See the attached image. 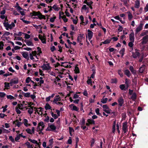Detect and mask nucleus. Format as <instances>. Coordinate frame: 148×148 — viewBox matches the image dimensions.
<instances>
[{
	"instance_id": "12",
	"label": "nucleus",
	"mask_w": 148,
	"mask_h": 148,
	"mask_svg": "<svg viewBox=\"0 0 148 148\" xmlns=\"http://www.w3.org/2000/svg\"><path fill=\"white\" fill-rule=\"evenodd\" d=\"M127 122H125L123 124L122 129L124 132V133H125L127 131Z\"/></svg>"
},
{
	"instance_id": "10",
	"label": "nucleus",
	"mask_w": 148,
	"mask_h": 148,
	"mask_svg": "<svg viewBox=\"0 0 148 148\" xmlns=\"http://www.w3.org/2000/svg\"><path fill=\"white\" fill-rule=\"evenodd\" d=\"M141 40H142L141 43L142 44H146L148 41V35H147L143 37Z\"/></svg>"
},
{
	"instance_id": "24",
	"label": "nucleus",
	"mask_w": 148,
	"mask_h": 148,
	"mask_svg": "<svg viewBox=\"0 0 148 148\" xmlns=\"http://www.w3.org/2000/svg\"><path fill=\"white\" fill-rule=\"evenodd\" d=\"M88 80L87 81V83L88 84H90L91 86H92V82L91 81V79L90 78V77H88Z\"/></svg>"
},
{
	"instance_id": "46",
	"label": "nucleus",
	"mask_w": 148,
	"mask_h": 148,
	"mask_svg": "<svg viewBox=\"0 0 148 148\" xmlns=\"http://www.w3.org/2000/svg\"><path fill=\"white\" fill-rule=\"evenodd\" d=\"M111 40L109 39H107L103 42L102 43L103 44H107L109 43L110 42Z\"/></svg>"
},
{
	"instance_id": "1",
	"label": "nucleus",
	"mask_w": 148,
	"mask_h": 148,
	"mask_svg": "<svg viewBox=\"0 0 148 148\" xmlns=\"http://www.w3.org/2000/svg\"><path fill=\"white\" fill-rule=\"evenodd\" d=\"M32 16H37L39 19L41 20L42 19H46V17L45 16L42 15L41 13L39 11L36 12L33 11L32 13Z\"/></svg>"
},
{
	"instance_id": "16",
	"label": "nucleus",
	"mask_w": 148,
	"mask_h": 148,
	"mask_svg": "<svg viewBox=\"0 0 148 148\" xmlns=\"http://www.w3.org/2000/svg\"><path fill=\"white\" fill-rule=\"evenodd\" d=\"M61 100V99L59 95H56L54 98L53 102L55 103V102H57L58 101H60Z\"/></svg>"
},
{
	"instance_id": "59",
	"label": "nucleus",
	"mask_w": 148,
	"mask_h": 148,
	"mask_svg": "<svg viewBox=\"0 0 148 148\" xmlns=\"http://www.w3.org/2000/svg\"><path fill=\"white\" fill-rule=\"evenodd\" d=\"M134 42H132V41H131L130 42L128 43V45L130 47H132L133 46V43Z\"/></svg>"
},
{
	"instance_id": "5",
	"label": "nucleus",
	"mask_w": 148,
	"mask_h": 148,
	"mask_svg": "<svg viewBox=\"0 0 148 148\" xmlns=\"http://www.w3.org/2000/svg\"><path fill=\"white\" fill-rule=\"evenodd\" d=\"M18 78H15L10 80V84L11 86L14 84H17L18 83Z\"/></svg>"
},
{
	"instance_id": "57",
	"label": "nucleus",
	"mask_w": 148,
	"mask_h": 148,
	"mask_svg": "<svg viewBox=\"0 0 148 148\" xmlns=\"http://www.w3.org/2000/svg\"><path fill=\"white\" fill-rule=\"evenodd\" d=\"M144 10L145 12L148 11V3L146 4V6L144 8Z\"/></svg>"
},
{
	"instance_id": "48",
	"label": "nucleus",
	"mask_w": 148,
	"mask_h": 148,
	"mask_svg": "<svg viewBox=\"0 0 148 148\" xmlns=\"http://www.w3.org/2000/svg\"><path fill=\"white\" fill-rule=\"evenodd\" d=\"M20 19L23 21L26 24H28L30 23V22L27 21L25 20L23 18H21Z\"/></svg>"
},
{
	"instance_id": "34",
	"label": "nucleus",
	"mask_w": 148,
	"mask_h": 148,
	"mask_svg": "<svg viewBox=\"0 0 148 148\" xmlns=\"http://www.w3.org/2000/svg\"><path fill=\"white\" fill-rule=\"evenodd\" d=\"M29 141L31 142V143H34V144H38V143L37 141L35 140H32L31 139H28Z\"/></svg>"
},
{
	"instance_id": "11",
	"label": "nucleus",
	"mask_w": 148,
	"mask_h": 148,
	"mask_svg": "<svg viewBox=\"0 0 148 148\" xmlns=\"http://www.w3.org/2000/svg\"><path fill=\"white\" fill-rule=\"evenodd\" d=\"M28 107L29 108H26V109L28 110V113L31 115L33 112V107L30 106H28Z\"/></svg>"
},
{
	"instance_id": "49",
	"label": "nucleus",
	"mask_w": 148,
	"mask_h": 148,
	"mask_svg": "<svg viewBox=\"0 0 148 148\" xmlns=\"http://www.w3.org/2000/svg\"><path fill=\"white\" fill-rule=\"evenodd\" d=\"M43 43L45 44L46 43V37L45 36H44V37H43L42 39L40 40Z\"/></svg>"
},
{
	"instance_id": "53",
	"label": "nucleus",
	"mask_w": 148,
	"mask_h": 148,
	"mask_svg": "<svg viewBox=\"0 0 148 148\" xmlns=\"http://www.w3.org/2000/svg\"><path fill=\"white\" fill-rule=\"evenodd\" d=\"M6 95V94L3 92H0V97H4Z\"/></svg>"
},
{
	"instance_id": "30",
	"label": "nucleus",
	"mask_w": 148,
	"mask_h": 148,
	"mask_svg": "<svg viewBox=\"0 0 148 148\" xmlns=\"http://www.w3.org/2000/svg\"><path fill=\"white\" fill-rule=\"evenodd\" d=\"M21 104L23 106L24 108H27L26 106L27 105V104H28V102L27 101H23L22 102V103Z\"/></svg>"
},
{
	"instance_id": "33",
	"label": "nucleus",
	"mask_w": 148,
	"mask_h": 148,
	"mask_svg": "<svg viewBox=\"0 0 148 148\" xmlns=\"http://www.w3.org/2000/svg\"><path fill=\"white\" fill-rule=\"evenodd\" d=\"M50 113L52 116L55 119H56L58 117V116L56 114H54L53 112L51 111Z\"/></svg>"
},
{
	"instance_id": "41",
	"label": "nucleus",
	"mask_w": 148,
	"mask_h": 148,
	"mask_svg": "<svg viewBox=\"0 0 148 148\" xmlns=\"http://www.w3.org/2000/svg\"><path fill=\"white\" fill-rule=\"evenodd\" d=\"M130 0H125L124 1V5L126 6L129 5L128 3L129 2Z\"/></svg>"
},
{
	"instance_id": "6",
	"label": "nucleus",
	"mask_w": 148,
	"mask_h": 148,
	"mask_svg": "<svg viewBox=\"0 0 148 148\" xmlns=\"http://www.w3.org/2000/svg\"><path fill=\"white\" fill-rule=\"evenodd\" d=\"M25 131L27 133L30 134H32L34 133L35 128L34 127L32 128L31 130L29 128H27L25 130Z\"/></svg>"
},
{
	"instance_id": "61",
	"label": "nucleus",
	"mask_w": 148,
	"mask_h": 148,
	"mask_svg": "<svg viewBox=\"0 0 148 148\" xmlns=\"http://www.w3.org/2000/svg\"><path fill=\"white\" fill-rule=\"evenodd\" d=\"M20 135H17L15 138V140L16 141H18L20 139Z\"/></svg>"
},
{
	"instance_id": "8",
	"label": "nucleus",
	"mask_w": 148,
	"mask_h": 148,
	"mask_svg": "<svg viewBox=\"0 0 148 148\" xmlns=\"http://www.w3.org/2000/svg\"><path fill=\"white\" fill-rule=\"evenodd\" d=\"M56 129V127L55 125L52 124L49 125V127L46 129V131H54Z\"/></svg>"
},
{
	"instance_id": "37",
	"label": "nucleus",
	"mask_w": 148,
	"mask_h": 148,
	"mask_svg": "<svg viewBox=\"0 0 148 148\" xmlns=\"http://www.w3.org/2000/svg\"><path fill=\"white\" fill-rule=\"evenodd\" d=\"M45 108L46 110L50 109L51 107L48 103H47L45 106Z\"/></svg>"
},
{
	"instance_id": "42",
	"label": "nucleus",
	"mask_w": 148,
	"mask_h": 148,
	"mask_svg": "<svg viewBox=\"0 0 148 148\" xmlns=\"http://www.w3.org/2000/svg\"><path fill=\"white\" fill-rule=\"evenodd\" d=\"M38 109H40L39 110H38V114L39 115H40L42 114V111L43 109L41 108H38Z\"/></svg>"
},
{
	"instance_id": "64",
	"label": "nucleus",
	"mask_w": 148,
	"mask_h": 148,
	"mask_svg": "<svg viewBox=\"0 0 148 148\" xmlns=\"http://www.w3.org/2000/svg\"><path fill=\"white\" fill-rule=\"evenodd\" d=\"M119 74L120 75L121 77L123 76V73L121 70H119L118 71Z\"/></svg>"
},
{
	"instance_id": "13",
	"label": "nucleus",
	"mask_w": 148,
	"mask_h": 148,
	"mask_svg": "<svg viewBox=\"0 0 148 148\" xmlns=\"http://www.w3.org/2000/svg\"><path fill=\"white\" fill-rule=\"evenodd\" d=\"M88 39L90 41V40L92 38L93 36V33L92 31L89 29L88 30Z\"/></svg>"
},
{
	"instance_id": "20",
	"label": "nucleus",
	"mask_w": 148,
	"mask_h": 148,
	"mask_svg": "<svg viewBox=\"0 0 148 148\" xmlns=\"http://www.w3.org/2000/svg\"><path fill=\"white\" fill-rule=\"evenodd\" d=\"M22 55L23 57L25 58L28 59V53L27 52H23L22 53Z\"/></svg>"
},
{
	"instance_id": "7",
	"label": "nucleus",
	"mask_w": 148,
	"mask_h": 148,
	"mask_svg": "<svg viewBox=\"0 0 148 148\" xmlns=\"http://www.w3.org/2000/svg\"><path fill=\"white\" fill-rule=\"evenodd\" d=\"M43 70H50L51 68L50 67L49 64H44L41 66Z\"/></svg>"
},
{
	"instance_id": "52",
	"label": "nucleus",
	"mask_w": 148,
	"mask_h": 148,
	"mask_svg": "<svg viewBox=\"0 0 148 148\" xmlns=\"http://www.w3.org/2000/svg\"><path fill=\"white\" fill-rule=\"evenodd\" d=\"M62 18L63 19L64 21L65 22H66L68 21V19L66 18V16L65 15H63L62 17Z\"/></svg>"
},
{
	"instance_id": "9",
	"label": "nucleus",
	"mask_w": 148,
	"mask_h": 148,
	"mask_svg": "<svg viewBox=\"0 0 148 148\" xmlns=\"http://www.w3.org/2000/svg\"><path fill=\"white\" fill-rule=\"evenodd\" d=\"M84 35L83 34H80L78 36L77 40L78 42L79 43H80L81 45H82V43H81V42L82 40H84L85 37H84Z\"/></svg>"
},
{
	"instance_id": "43",
	"label": "nucleus",
	"mask_w": 148,
	"mask_h": 148,
	"mask_svg": "<svg viewBox=\"0 0 148 148\" xmlns=\"http://www.w3.org/2000/svg\"><path fill=\"white\" fill-rule=\"evenodd\" d=\"M52 8H53L56 11H58L59 8L58 7L57 5H54L52 7Z\"/></svg>"
},
{
	"instance_id": "56",
	"label": "nucleus",
	"mask_w": 148,
	"mask_h": 148,
	"mask_svg": "<svg viewBox=\"0 0 148 148\" xmlns=\"http://www.w3.org/2000/svg\"><path fill=\"white\" fill-rule=\"evenodd\" d=\"M75 73H79V70L78 67L76 66L75 69Z\"/></svg>"
},
{
	"instance_id": "29",
	"label": "nucleus",
	"mask_w": 148,
	"mask_h": 148,
	"mask_svg": "<svg viewBox=\"0 0 148 148\" xmlns=\"http://www.w3.org/2000/svg\"><path fill=\"white\" fill-rule=\"evenodd\" d=\"M23 94L25 97H29L30 96V93L29 92H23Z\"/></svg>"
},
{
	"instance_id": "51",
	"label": "nucleus",
	"mask_w": 148,
	"mask_h": 148,
	"mask_svg": "<svg viewBox=\"0 0 148 148\" xmlns=\"http://www.w3.org/2000/svg\"><path fill=\"white\" fill-rule=\"evenodd\" d=\"M121 90H125V86L124 84L121 85L119 86Z\"/></svg>"
},
{
	"instance_id": "25",
	"label": "nucleus",
	"mask_w": 148,
	"mask_h": 148,
	"mask_svg": "<svg viewBox=\"0 0 148 148\" xmlns=\"http://www.w3.org/2000/svg\"><path fill=\"white\" fill-rule=\"evenodd\" d=\"M136 95L135 93H133L132 94L131 98L133 100H135L136 99Z\"/></svg>"
},
{
	"instance_id": "31",
	"label": "nucleus",
	"mask_w": 148,
	"mask_h": 148,
	"mask_svg": "<svg viewBox=\"0 0 148 148\" xmlns=\"http://www.w3.org/2000/svg\"><path fill=\"white\" fill-rule=\"evenodd\" d=\"M26 44L27 45L29 46H34V44L32 42L29 40H28Z\"/></svg>"
},
{
	"instance_id": "19",
	"label": "nucleus",
	"mask_w": 148,
	"mask_h": 148,
	"mask_svg": "<svg viewBox=\"0 0 148 148\" xmlns=\"http://www.w3.org/2000/svg\"><path fill=\"white\" fill-rule=\"evenodd\" d=\"M140 1L139 0H136L135 2V7L138 8L140 7Z\"/></svg>"
},
{
	"instance_id": "32",
	"label": "nucleus",
	"mask_w": 148,
	"mask_h": 148,
	"mask_svg": "<svg viewBox=\"0 0 148 148\" xmlns=\"http://www.w3.org/2000/svg\"><path fill=\"white\" fill-rule=\"evenodd\" d=\"M16 107H17L18 109L22 110H23L24 108H23V106H22V104H18L17 106Z\"/></svg>"
},
{
	"instance_id": "63",
	"label": "nucleus",
	"mask_w": 148,
	"mask_h": 148,
	"mask_svg": "<svg viewBox=\"0 0 148 148\" xmlns=\"http://www.w3.org/2000/svg\"><path fill=\"white\" fill-rule=\"evenodd\" d=\"M55 103L57 105H59L60 106H62L63 104V103L60 102H55Z\"/></svg>"
},
{
	"instance_id": "38",
	"label": "nucleus",
	"mask_w": 148,
	"mask_h": 148,
	"mask_svg": "<svg viewBox=\"0 0 148 148\" xmlns=\"http://www.w3.org/2000/svg\"><path fill=\"white\" fill-rule=\"evenodd\" d=\"M125 51V49L124 48H122L119 52L121 54V56L122 57L124 55V53Z\"/></svg>"
},
{
	"instance_id": "45",
	"label": "nucleus",
	"mask_w": 148,
	"mask_h": 148,
	"mask_svg": "<svg viewBox=\"0 0 148 148\" xmlns=\"http://www.w3.org/2000/svg\"><path fill=\"white\" fill-rule=\"evenodd\" d=\"M88 122L90 124H94L95 121L93 119H88Z\"/></svg>"
},
{
	"instance_id": "55",
	"label": "nucleus",
	"mask_w": 148,
	"mask_h": 148,
	"mask_svg": "<svg viewBox=\"0 0 148 148\" xmlns=\"http://www.w3.org/2000/svg\"><path fill=\"white\" fill-rule=\"evenodd\" d=\"M108 100L107 98L103 99L101 100V102L103 103H106Z\"/></svg>"
},
{
	"instance_id": "47",
	"label": "nucleus",
	"mask_w": 148,
	"mask_h": 148,
	"mask_svg": "<svg viewBox=\"0 0 148 148\" xmlns=\"http://www.w3.org/2000/svg\"><path fill=\"white\" fill-rule=\"evenodd\" d=\"M4 45L3 42L1 41L0 42V49L2 50L3 49V46Z\"/></svg>"
},
{
	"instance_id": "54",
	"label": "nucleus",
	"mask_w": 148,
	"mask_h": 148,
	"mask_svg": "<svg viewBox=\"0 0 148 148\" xmlns=\"http://www.w3.org/2000/svg\"><path fill=\"white\" fill-rule=\"evenodd\" d=\"M147 33H148V31L146 32H142L140 34V36H143L146 35Z\"/></svg>"
},
{
	"instance_id": "23",
	"label": "nucleus",
	"mask_w": 148,
	"mask_h": 148,
	"mask_svg": "<svg viewBox=\"0 0 148 148\" xmlns=\"http://www.w3.org/2000/svg\"><path fill=\"white\" fill-rule=\"evenodd\" d=\"M125 74L128 77H130L131 75V73L129 71L128 69L125 70L124 71Z\"/></svg>"
},
{
	"instance_id": "58",
	"label": "nucleus",
	"mask_w": 148,
	"mask_h": 148,
	"mask_svg": "<svg viewBox=\"0 0 148 148\" xmlns=\"http://www.w3.org/2000/svg\"><path fill=\"white\" fill-rule=\"evenodd\" d=\"M59 14L60 19L61 18H62V16L64 15V13L62 12H59Z\"/></svg>"
},
{
	"instance_id": "62",
	"label": "nucleus",
	"mask_w": 148,
	"mask_h": 148,
	"mask_svg": "<svg viewBox=\"0 0 148 148\" xmlns=\"http://www.w3.org/2000/svg\"><path fill=\"white\" fill-rule=\"evenodd\" d=\"M10 83L5 82L4 83L5 85V88L9 87L10 86Z\"/></svg>"
},
{
	"instance_id": "18",
	"label": "nucleus",
	"mask_w": 148,
	"mask_h": 148,
	"mask_svg": "<svg viewBox=\"0 0 148 148\" xmlns=\"http://www.w3.org/2000/svg\"><path fill=\"white\" fill-rule=\"evenodd\" d=\"M130 40L132 42H134V33H131L129 36Z\"/></svg>"
},
{
	"instance_id": "14",
	"label": "nucleus",
	"mask_w": 148,
	"mask_h": 148,
	"mask_svg": "<svg viewBox=\"0 0 148 148\" xmlns=\"http://www.w3.org/2000/svg\"><path fill=\"white\" fill-rule=\"evenodd\" d=\"M69 107L72 110H75L77 111H78L79 110V109L73 104L70 105Z\"/></svg>"
},
{
	"instance_id": "36",
	"label": "nucleus",
	"mask_w": 148,
	"mask_h": 148,
	"mask_svg": "<svg viewBox=\"0 0 148 148\" xmlns=\"http://www.w3.org/2000/svg\"><path fill=\"white\" fill-rule=\"evenodd\" d=\"M125 84H126L127 88L129 86V84H130L129 80L127 78L125 79Z\"/></svg>"
},
{
	"instance_id": "60",
	"label": "nucleus",
	"mask_w": 148,
	"mask_h": 148,
	"mask_svg": "<svg viewBox=\"0 0 148 148\" xmlns=\"http://www.w3.org/2000/svg\"><path fill=\"white\" fill-rule=\"evenodd\" d=\"M56 16H54L53 17H52L50 18V21L51 22H53L55 20V19L56 18Z\"/></svg>"
},
{
	"instance_id": "44",
	"label": "nucleus",
	"mask_w": 148,
	"mask_h": 148,
	"mask_svg": "<svg viewBox=\"0 0 148 148\" xmlns=\"http://www.w3.org/2000/svg\"><path fill=\"white\" fill-rule=\"evenodd\" d=\"M103 110L108 114H110V113L111 111H112L110 109H103Z\"/></svg>"
},
{
	"instance_id": "21",
	"label": "nucleus",
	"mask_w": 148,
	"mask_h": 148,
	"mask_svg": "<svg viewBox=\"0 0 148 148\" xmlns=\"http://www.w3.org/2000/svg\"><path fill=\"white\" fill-rule=\"evenodd\" d=\"M139 55L140 53L139 52L136 51L135 53H132V56L134 58H135L139 56Z\"/></svg>"
},
{
	"instance_id": "27",
	"label": "nucleus",
	"mask_w": 148,
	"mask_h": 148,
	"mask_svg": "<svg viewBox=\"0 0 148 148\" xmlns=\"http://www.w3.org/2000/svg\"><path fill=\"white\" fill-rule=\"evenodd\" d=\"M145 69V66L144 65H143L141 67L140 69L139 72L140 73H143Z\"/></svg>"
},
{
	"instance_id": "3",
	"label": "nucleus",
	"mask_w": 148,
	"mask_h": 148,
	"mask_svg": "<svg viewBox=\"0 0 148 148\" xmlns=\"http://www.w3.org/2000/svg\"><path fill=\"white\" fill-rule=\"evenodd\" d=\"M45 126V124L43 122H40L38 125L37 130H43Z\"/></svg>"
},
{
	"instance_id": "40",
	"label": "nucleus",
	"mask_w": 148,
	"mask_h": 148,
	"mask_svg": "<svg viewBox=\"0 0 148 148\" xmlns=\"http://www.w3.org/2000/svg\"><path fill=\"white\" fill-rule=\"evenodd\" d=\"M7 97L8 99H15L14 97L10 95H7Z\"/></svg>"
},
{
	"instance_id": "17",
	"label": "nucleus",
	"mask_w": 148,
	"mask_h": 148,
	"mask_svg": "<svg viewBox=\"0 0 148 148\" xmlns=\"http://www.w3.org/2000/svg\"><path fill=\"white\" fill-rule=\"evenodd\" d=\"M13 123L16 125L18 127H20L22 124V123L19 122L18 120H16L13 122Z\"/></svg>"
},
{
	"instance_id": "39",
	"label": "nucleus",
	"mask_w": 148,
	"mask_h": 148,
	"mask_svg": "<svg viewBox=\"0 0 148 148\" xmlns=\"http://www.w3.org/2000/svg\"><path fill=\"white\" fill-rule=\"evenodd\" d=\"M81 9L86 10H88L89 8L88 7H87L86 5H83Z\"/></svg>"
},
{
	"instance_id": "22",
	"label": "nucleus",
	"mask_w": 148,
	"mask_h": 148,
	"mask_svg": "<svg viewBox=\"0 0 148 148\" xmlns=\"http://www.w3.org/2000/svg\"><path fill=\"white\" fill-rule=\"evenodd\" d=\"M23 123H24V125L26 127H28V126H30L31 125V124H30L28 123V121L26 119H23Z\"/></svg>"
},
{
	"instance_id": "35",
	"label": "nucleus",
	"mask_w": 148,
	"mask_h": 148,
	"mask_svg": "<svg viewBox=\"0 0 148 148\" xmlns=\"http://www.w3.org/2000/svg\"><path fill=\"white\" fill-rule=\"evenodd\" d=\"M132 82H133V84L135 86H136L137 84V79L136 77H135L133 79Z\"/></svg>"
},
{
	"instance_id": "15",
	"label": "nucleus",
	"mask_w": 148,
	"mask_h": 148,
	"mask_svg": "<svg viewBox=\"0 0 148 148\" xmlns=\"http://www.w3.org/2000/svg\"><path fill=\"white\" fill-rule=\"evenodd\" d=\"M118 102L119 106H121L124 103V99L122 97H120L118 99Z\"/></svg>"
},
{
	"instance_id": "26",
	"label": "nucleus",
	"mask_w": 148,
	"mask_h": 148,
	"mask_svg": "<svg viewBox=\"0 0 148 148\" xmlns=\"http://www.w3.org/2000/svg\"><path fill=\"white\" fill-rule=\"evenodd\" d=\"M130 69L133 74H136V71L134 70L133 67L132 66H131L130 67Z\"/></svg>"
},
{
	"instance_id": "2",
	"label": "nucleus",
	"mask_w": 148,
	"mask_h": 148,
	"mask_svg": "<svg viewBox=\"0 0 148 148\" xmlns=\"http://www.w3.org/2000/svg\"><path fill=\"white\" fill-rule=\"evenodd\" d=\"M4 26L5 27L7 30H8L9 29H12L15 26V25L13 23H12L11 24H10L8 22H4L3 23Z\"/></svg>"
},
{
	"instance_id": "4",
	"label": "nucleus",
	"mask_w": 148,
	"mask_h": 148,
	"mask_svg": "<svg viewBox=\"0 0 148 148\" xmlns=\"http://www.w3.org/2000/svg\"><path fill=\"white\" fill-rule=\"evenodd\" d=\"M143 24L141 23L136 28L135 30V34H137L139 32L143 29Z\"/></svg>"
},
{
	"instance_id": "50",
	"label": "nucleus",
	"mask_w": 148,
	"mask_h": 148,
	"mask_svg": "<svg viewBox=\"0 0 148 148\" xmlns=\"http://www.w3.org/2000/svg\"><path fill=\"white\" fill-rule=\"evenodd\" d=\"M10 34V33L8 32H4V34L3 35V37L9 36Z\"/></svg>"
},
{
	"instance_id": "28",
	"label": "nucleus",
	"mask_w": 148,
	"mask_h": 148,
	"mask_svg": "<svg viewBox=\"0 0 148 148\" xmlns=\"http://www.w3.org/2000/svg\"><path fill=\"white\" fill-rule=\"evenodd\" d=\"M128 15V18L129 20H131L133 18L132 14L130 12H127Z\"/></svg>"
}]
</instances>
